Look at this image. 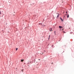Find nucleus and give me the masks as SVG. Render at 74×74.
Here are the masks:
<instances>
[{
  "label": "nucleus",
  "instance_id": "f257e3e1",
  "mask_svg": "<svg viewBox=\"0 0 74 74\" xmlns=\"http://www.w3.org/2000/svg\"><path fill=\"white\" fill-rule=\"evenodd\" d=\"M50 31H51V32H52V28H50L49 29Z\"/></svg>",
  "mask_w": 74,
  "mask_h": 74
},
{
  "label": "nucleus",
  "instance_id": "f03ea898",
  "mask_svg": "<svg viewBox=\"0 0 74 74\" xmlns=\"http://www.w3.org/2000/svg\"><path fill=\"white\" fill-rule=\"evenodd\" d=\"M69 14H67V18H69Z\"/></svg>",
  "mask_w": 74,
  "mask_h": 74
},
{
  "label": "nucleus",
  "instance_id": "7ed1b4c3",
  "mask_svg": "<svg viewBox=\"0 0 74 74\" xmlns=\"http://www.w3.org/2000/svg\"><path fill=\"white\" fill-rule=\"evenodd\" d=\"M23 61H24V60H21V62H23Z\"/></svg>",
  "mask_w": 74,
  "mask_h": 74
},
{
  "label": "nucleus",
  "instance_id": "20e7f679",
  "mask_svg": "<svg viewBox=\"0 0 74 74\" xmlns=\"http://www.w3.org/2000/svg\"><path fill=\"white\" fill-rule=\"evenodd\" d=\"M59 28H62V27L61 26H59Z\"/></svg>",
  "mask_w": 74,
  "mask_h": 74
},
{
  "label": "nucleus",
  "instance_id": "39448f33",
  "mask_svg": "<svg viewBox=\"0 0 74 74\" xmlns=\"http://www.w3.org/2000/svg\"><path fill=\"white\" fill-rule=\"evenodd\" d=\"M59 16V14H58V15L57 16V17H58Z\"/></svg>",
  "mask_w": 74,
  "mask_h": 74
},
{
  "label": "nucleus",
  "instance_id": "423d86ee",
  "mask_svg": "<svg viewBox=\"0 0 74 74\" xmlns=\"http://www.w3.org/2000/svg\"><path fill=\"white\" fill-rule=\"evenodd\" d=\"M60 19H61V20L62 21H63V20H62V18H60Z\"/></svg>",
  "mask_w": 74,
  "mask_h": 74
},
{
  "label": "nucleus",
  "instance_id": "0eeeda50",
  "mask_svg": "<svg viewBox=\"0 0 74 74\" xmlns=\"http://www.w3.org/2000/svg\"><path fill=\"white\" fill-rule=\"evenodd\" d=\"M18 49L16 48V51H17V50H18Z\"/></svg>",
  "mask_w": 74,
  "mask_h": 74
},
{
  "label": "nucleus",
  "instance_id": "6e6552de",
  "mask_svg": "<svg viewBox=\"0 0 74 74\" xmlns=\"http://www.w3.org/2000/svg\"><path fill=\"white\" fill-rule=\"evenodd\" d=\"M49 37H50V35H49Z\"/></svg>",
  "mask_w": 74,
  "mask_h": 74
},
{
  "label": "nucleus",
  "instance_id": "1a4fd4ad",
  "mask_svg": "<svg viewBox=\"0 0 74 74\" xmlns=\"http://www.w3.org/2000/svg\"><path fill=\"white\" fill-rule=\"evenodd\" d=\"M0 14H1V12H0Z\"/></svg>",
  "mask_w": 74,
  "mask_h": 74
},
{
  "label": "nucleus",
  "instance_id": "9d476101",
  "mask_svg": "<svg viewBox=\"0 0 74 74\" xmlns=\"http://www.w3.org/2000/svg\"><path fill=\"white\" fill-rule=\"evenodd\" d=\"M22 71H23V69L22 70Z\"/></svg>",
  "mask_w": 74,
  "mask_h": 74
},
{
  "label": "nucleus",
  "instance_id": "9b49d317",
  "mask_svg": "<svg viewBox=\"0 0 74 74\" xmlns=\"http://www.w3.org/2000/svg\"><path fill=\"white\" fill-rule=\"evenodd\" d=\"M66 13H67V12H66Z\"/></svg>",
  "mask_w": 74,
  "mask_h": 74
},
{
  "label": "nucleus",
  "instance_id": "f8f14e48",
  "mask_svg": "<svg viewBox=\"0 0 74 74\" xmlns=\"http://www.w3.org/2000/svg\"><path fill=\"white\" fill-rule=\"evenodd\" d=\"M54 32V33H55V31Z\"/></svg>",
  "mask_w": 74,
  "mask_h": 74
},
{
  "label": "nucleus",
  "instance_id": "ddd939ff",
  "mask_svg": "<svg viewBox=\"0 0 74 74\" xmlns=\"http://www.w3.org/2000/svg\"><path fill=\"white\" fill-rule=\"evenodd\" d=\"M65 16H64V17Z\"/></svg>",
  "mask_w": 74,
  "mask_h": 74
}]
</instances>
